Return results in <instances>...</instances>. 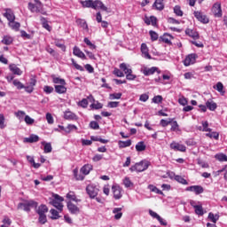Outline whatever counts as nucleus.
<instances>
[{
    "instance_id": "nucleus-31",
    "label": "nucleus",
    "mask_w": 227,
    "mask_h": 227,
    "mask_svg": "<svg viewBox=\"0 0 227 227\" xmlns=\"http://www.w3.org/2000/svg\"><path fill=\"white\" fill-rule=\"evenodd\" d=\"M215 159L219 162H227V155L223 153H216Z\"/></svg>"
},
{
    "instance_id": "nucleus-23",
    "label": "nucleus",
    "mask_w": 227,
    "mask_h": 227,
    "mask_svg": "<svg viewBox=\"0 0 227 227\" xmlns=\"http://www.w3.org/2000/svg\"><path fill=\"white\" fill-rule=\"evenodd\" d=\"M206 107H207V109H209V111H215L217 109V104L215 102H214V100L208 99L206 102Z\"/></svg>"
},
{
    "instance_id": "nucleus-58",
    "label": "nucleus",
    "mask_w": 227,
    "mask_h": 227,
    "mask_svg": "<svg viewBox=\"0 0 227 227\" xmlns=\"http://www.w3.org/2000/svg\"><path fill=\"white\" fill-rule=\"evenodd\" d=\"M160 39L164 42V43H171V35L165 34Z\"/></svg>"
},
{
    "instance_id": "nucleus-54",
    "label": "nucleus",
    "mask_w": 227,
    "mask_h": 227,
    "mask_svg": "<svg viewBox=\"0 0 227 227\" xmlns=\"http://www.w3.org/2000/svg\"><path fill=\"white\" fill-rule=\"evenodd\" d=\"M50 214L51 219H59V212H58V210L51 209Z\"/></svg>"
},
{
    "instance_id": "nucleus-28",
    "label": "nucleus",
    "mask_w": 227,
    "mask_h": 227,
    "mask_svg": "<svg viewBox=\"0 0 227 227\" xmlns=\"http://www.w3.org/2000/svg\"><path fill=\"white\" fill-rule=\"evenodd\" d=\"M41 145L43 146L44 153H51V152H52V145H51V143L43 141Z\"/></svg>"
},
{
    "instance_id": "nucleus-55",
    "label": "nucleus",
    "mask_w": 227,
    "mask_h": 227,
    "mask_svg": "<svg viewBox=\"0 0 227 227\" xmlns=\"http://www.w3.org/2000/svg\"><path fill=\"white\" fill-rule=\"evenodd\" d=\"M43 90L46 95H51V93L54 92V87L49 85H45Z\"/></svg>"
},
{
    "instance_id": "nucleus-13",
    "label": "nucleus",
    "mask_w": 227,
    "mask_h": 227,
    "mask_svg": "<svg viewBox=\"0 0 227 227\" xmlns=\"http://www.w3.org/2000/svg\"><path fill=\"white\" fill-rule=\"evenodd\" d=\"M4 13H3L4 17L7 19L8 22H12V20H15V12L13 10L10 8L4 9Z\"/></svg>"
},
{
    "instance_id": "nucleus-25",
    "label": "nucleus",
    "mask_w": 227,
    "mask_h": 227,
    "mask_svg": "<svg viewBox=\"0 0 227 227\" xmlns=\"http://www.w3.org/2000/svg\"><path fill=\"white\" fill-rule=\"evenodd\" d=\"M171 175H173L176 182H178L179 184H182L183 185H189V182H187V180H185V178H184L182 176H176V175H175V173H171Z\"/></svg>"
},
{
    "instance_id": "nucleus-61",
    "label": "nucleus",
    "mask_w": 227,
    "mask_h": 227,
    "mask_svg": "<svg viewBox=\"0 0 227 227\" xmlns=\"http://www.w3.org/2000/svg\"><path fill=\"white\" fill-rule=\"evenodd\" d=\"M121 95V92L110 94V100H120Z\"/></svg>"
},
{
    "instance_id": "nucleus-1",
    "label": "nucleus",
    "mask_w": 227,
    "mask_h": 227,
    "mask_svg": "<svg viewBox=\"0 0 227 227\" xmlns=\"http://www.w3.org/2000/svg\"><path fill=\"white\" fill-rule=\"evenodd\" d=\"M81 4L83 8H92L93 10H102V12H106L107 13H109V9L100 0H96V1L85 0V1H82Z\"/></svg>"
},
{
    "instance_id": "nucleus-17",
    "label": "nucleus",
    "mask_w": 227,
    "mask_h": 227,
    "mask_svg": "<svg viewBox=\"0 0 227 227\" xmlns=\"http://www.w3.org/2000/svg\"><path fill=\"white\" fill-rule=\"evenodd\" d=\"M141 52H142V56L145 59H152V55H150V53L148 52V46H146V43L141 44Z\"/></svg>"
},
{
    "instance_id": "nucleus-27",
    "label": "nucleus",
    "mask_w": 227,
    "mask_h": 227,
    "mask_svg": "<svg viewBox=\"0 0 227 227\" xmlns=\"http://www.w3.org/2000/svg\"><path fill=\"white\" fill-rule=\"evenodd\" d=\"M93 169V166L91 164H86L81 168V173L82 175H90V172Z\"/></svg>"
},
{
    "instance_id": "nucleus-22",
    "label": "nucleus",
    "mask_w": 227,
    "mask_h": 227,
    "mask_svg": "<svg viewBox=\"0 0 227 227\" xmlns=\"http://www.w3.org/2000/svg\"><path fill=\"white\" fill-rule=\"evenodd\" d=\"M47 212H49V208L44 204H42L36 209V213L38 214V215H45V214H47Z\"/></svg>"
},
{
    "instance_id": "nucleus-10",
    "label": "nucleus",
    "mask_w": 227,
    "mask_h": 227,
    "mask_svg": "<svg viewBox=\"0 0 227 227\" xmlns=\"http://www.w3.org/2000/svg\"><path fill=\"white\" fill-rule=\"evenodd\" d=\"M170 149L174 150V152H186L187 147L178 142L173 141L170 144Z\"/></svg>"
},
{
    "instance_id": "nucleus-14",
    "label": "nucleus",
    "mask_w": 227,
    "mask_h": 227,
    "mask_svg": "<svg viewBox=\"0 0 227 227\" xmlns=\"http://www.w3.org/2000/svg\"><path fill=\"white\" fill-rule=\"evenodd\" d=\"M194 63H196V54H190L184 60V67H191Z\"/></svg>"
},
{
    "instance_id": "nucleus-34",
    "label": "nucleus",
    "mask_w": 227,
    "mask_h": 227,
    "mask_svg": "<svg viewBox=\"0 0 227 227\" xmlns=\"http://www.w3.org/2000/svg\"><path fill=\"white\" fill-rule=\"evenodd\" d=\"M4 45H12L13 43V37L12 35H4L2 39Z\"/></svg>"
},
{
    "instance_id": "nucleus-40",
    "label": "nucleus",
    "mask_w": 227,
    "mask_h": 227,
    "mask_svg": "<svg viewBox=\"0 0 227 227\" xmlns=\"http://www.w3.org/2000/svg\"><path fill=\"white\" fill-rule=\"evenodd\" d=\"M52 81L54 84L67 85V82L63 78L53 76Z\"/></svg>"
},
{
    "instance_id": "nucleus-60",
    "label": "nucleus",
    "mask_w": 227,
    "mask_h": 227,
    "mask_svg": "<svg viewBox=\"0 0 227 227\" xmlns=\"http://www.w3.org/2000/svg\"><path fill=\"white\" fill-rule=\"evenodd\" d=\"M73 130H77V126L74 125V124H69L66 129L65 132L67 134H70Z\"/></svg>"
},
{
    "instance_id": "nucleus-7",
    "label": "nucleus",
    "mask_w": 227,
    "mask_h": 227,
    "mask_svg": "<svg viewBox=\"0 0 227 227\" xmlns=\"http://www.w3.org/2000/svg\"><path fill=\"white\" fill-rule=\"evenodd\" d=\"M188 192H194L196 195L203 194L205 189L201 185H192L185 188Z\"/></svg>"
},
{
    "instance_id": "nucleus-8",
    "label": "nucleus",
    "mask_w": 227,
    "mask_h": 227,
    "mask_svg": "<svg viewBox=\"0 0 227 227\" xmlns=\"http://www.w3.org/2000/svg\"><path fill=\"white\" fill-rule=\"evenodd\" d=\"M141 72L145 76L153 75V74H155V72H157V74H160V70L157 67H144V68L141 69Z\"/></svg>"
},
{
    "instance_id": "nucleus-46",
    "label": "nucleus",
    "mask_w": 227,
    "mask_h": 227,
    "mask_svg": "<svg viewBox=\"0 0 227 227\" xmlns=\"http://www.w3.org/2000/svg\"><path fill=\"white\" fill-rule=\"evenodd\" d=\"M16 118H18V120H20V121H22V120H24V116H26V112L22 111V110H19L18 112L14 113Z\"/></svg>"
},
{
    "instance_id": "nucleus-43",
    "label": "nucleus",
    "mask_w": 227,
    "mask_h": 227,
    "mask_svg": "<svg viewBox=\"0 0 227 227\" xmlns=\"http://www.w3.org/2000/svg\"><path fill=\"white\" fill-rule=\"evenodd\" d=\"M170 130L171 132H178L180 130V126L176 121H172Z\"/></svg>"
},
{
    "instance_id": "nucleus-38",
    "label": "nucleus",
    "mask_w": 227,
    "mask_h": 227,
    "mask_svg": "<svg viewBox=\"0 0 227 227\" xmlns=\"http://www.w3.org/2000/svg\"><path fill=\"white\" fill-rule=\"evenodd\" d=\"M135 148L137 152H145L146 150V145H145V142L140 141L136 145Z\"/></svg>"
},
{
    "instance_id": "nucleus-3",
    "label": "nucleus",
    "mask_w": 227,
    "mask_h": 227,
    "mask_svg": "<svg viewBox=\"0 0 227 227\" xmlns=\"http://www.w3.org/2000/svg\"><path fill=\"white\" fill-rule=\"evenodd\" d=\"M148 168H150V162L146 160H142L131 166L129 170L131 171V173H134V171H137V173H143V171H146Z\"/></svg>"
},
{
    "instance_id": "nucleus-47",
    "label": "nucleus",
    "mask_w": 227,
    "mask_h": 227,
    "mask_svg": "<svg viewBox=\"0 0 227 227\" xmlns=\"http://www.w3.org/2000/svg\"><path fill=\"white\" fill-rule=\"evenodd\" d=\"M41 22L44 29H46L47 31H51V25H49V22L47 21V20H45V18L41 17Z\"/></svg>"
},
{
    "instance_id": "nucleus-44",
    "label": "nucleus",
    "mask_w": 227,
    "mask_h": 227,
    "mask_svg": "<svg viewBox=\"0 0 227 227\" xmlns=\"http://www.w3.org/2000/svg\"><path fill=\"white\" fill-rule=\"evenodd\" d=\"M199 206H197L196 207H194L195 210V214L197 215H203L205 213L203 212V206L201 205L200 202H198Z\"/></svg>"
},
{
    "instance_id": "nucleus-51",
    "label": "nucleus",
    "mask_w": 227,
    "mask_h": 227,
    "mask_svg": "<svg viewBox=\"0 0 227 227\" xmlns=\"http://www.w3.org/2000/svg\"><path fill=\"white\" fill-rule=\"evenodd\" d=\"M72 61V65L74 67V68L76 70H79L80 72H84V67H82V66L77 64V62L75 61V59H71Z\"/></svg>"
},
{
    "instance_id": "nucleus-32",
    "label": "nucleus",
    "mask_w": 227,
    "mask_h": 227,
    "mask_svg": "<svg viewBox=\"0 0 227 227\" xmlns=\"http://www.w3.org/2000/svg\"><path fill=\"white\" fill-rule=\"evenodd\" d=\"M121 207H114L113 209V214H114V219H121V216L123 215V213H121Z\"/></svg>"
},
{
    "instance_id": "nucleus-19",
    "label": "nucleus",
    "mask_w": 227,
    "mask_h": 227,
    "mask_svg": "<svg viewBox=\"0 0 227 227\" xmlns=\"http://www.w3.org/2000/svg\"><path fill=\"white\" fill-rule=\"evenodd\" d=\"M40 141V137L37 135L32 134L28 137L23 139V143H38Z\"/></svg>"
},
{
    "instance_id": "nucleus-24",
    "label": "nucleus",
    "mask_w": 227,
    "mask_h": 227,
    "mask_svg": "<svg viewBox=\"0 0 227 227\" xmlns=\"http://www.w3.org/2000/svg\"><path fill=\"white\" fill-rule=\"evenodd\" d=\"M83 42H84V43L89 47V49H90V51H92V52H95V51H97V45H95V43H91V41L89 40L88 37H85V38L83 39Z\"/></svg>"
},
{
    "instance_id": "nucleus-4",
    "label": "nucleus",
    "mask_w": 227,
    "mask_h": 227,
    "mask_svg": "<svg viewBox=\"0 0 227 227\" xmlns=\"http://www.w3.org/2000/svg\"><path fill=\"white\" fill-rule=\"evenodd\" d=\"M63 201H65L63 197L59 196V194H53V200L51 201V203L53 207H55L56 209L59 210V212H63Z\"/></svg>"
},
{
    "instance_id": "nucleus-36",
    "label": "nucleus",
    "mask_w": 227,
    "mask_h": 227,
    "mask_svg": "<svg viewBox=\"0 0 227 227\" xmlns=\"http://www.w3.org/2000/svg\"><path fill=\"white\" fill-rule=\"evenodd\" d=\"M8 26L14 31H19V29H20V23L15 20L9 21Z\"/></svg>"
},
{
    "instance_id": "nucleus-35",
    "label": "nucleus",
    "mask_w": 227,
    "mask_h": 227,
    "mask_svg": "<svg viewBox=\"0 0 227 227\" xmlns=\"http://www.w3.org/2000/svg\"><path fill=\"white\" fill-rule=\"evenodd\" d=\"M123 185L126 187V189H132L134 187V183L130 180V177H125L123 180Z\"/></svg>"
},
{
    "instance_id": "nucleus-2",
    "label": "nucleus",
    "mask_w": 227,
    "mask_h": 227,
    "mask_svg": "<svg viewBox=\"0 0 227 227\" xmlns=\"http://www.w3.org/2000/svg\"><path fill=\"white\" fill-rule=\"evenodd\" d=\"M38 202L35 200H27L18 204V210H24V212H31V208H36Z\"/></svg>"
},
{
    "instance_id": "nucleus-11",
    "label": "nucleus",
    "mask_w": 227,
    "mask_h": 227,
    "mask_svg": "<svg viewBox=\"0 0 227 227\" xmlns=\"http://www.w3.org/2000/svg\"><path fill=\"white\" fill-rule=\"evenodd\" d=\"M67 207L70 214H73L74 215H77V214L81 212L79 207H77V205L74 204V202L72 201H67Z\"/></svg>"
},
{
    "instance_id": "nucleus-26",
    "label": "nucleus",
    "mask_w": 227,
    "mask_h": 227,
    "mask_svg": "<svg viewBox=\"0 0 227 227\" xmlns=\"http://www.w3.org/2000/svg\"><path fill=\"white\" fill-rule=\"evenodd\" d=\"M119 68L124 72V74L127 75L129 72H132V68H130V65L126 63H121L119 66Z\"/></svg>"
},
{
    "instance_id": "nucleus-41",
    "label": "nucleus",
    "mask_w": 227,
    "mask_h": 227,
    "mask_svg": "<svg viewBox=\"0 0 227 227\" xmlns=\"http://www.w3.org/2000/svg\"><path fill=\"white\" fill-rule=\"evenodd\" d=\"M214 89L216 90V91H218L222 95H224V85H223V82H218L216 85L214 87Z\"/></svg>"
},
{
    "instance_id": "nucleus-49",
    "label": "nucleus",
    "mask_w": 227,
    "mask_h": 227,
    "mask_svg": "<svg viewBox=\"0 0 227 227\" xmlns=\"http://www.w3.org/2000/svg\"><path fill=\"white\" fill-rule=\"evenodd\" d=\"M202 132H212V129L208 128V121H205L201 122Z\"/></svg>"
},
{
    "instance_id": "nucleus-30",
    "label": "nucleus",
    "mask_w": 227,
    "mask_h": 227,
    "mask_svg": "<svg viewBox=\"0 0 227 227\" xmlns=\"http://www.w3.org/2000/svg\"><path fill=\"white\" fill-rule=\"evenodd\" d=\"M64 118H65V120H76L77 115L75 114H74L73 112H70L67 110L64 113Z\"/></svg>"
},
{
    "instance_id": "nucleus-56",
    "label": "nucleus",
    "mask_w": 227,
    "mask_h": 227,
    "mask_svg": "<svg viewBox=\"0 0 227 227\" xmlns=\"http://www.w3.org/2000/svg\"><path fill=\"white\" fill-rule=\"evenodd\" d=\"M174 13H176V15L177 17H183L184 16V12H182V9L178 5H176L174 7Z\"/></svg>"
},
{
    "instance_id": "nucleus-21",
    "label": "nucleus",
    "mask_w": 227,
    "mask_h": 227,
    "mask_svg": "<svg viewBox=\"0 0 227 227\" xmlns=\"http://www.w3.org/2000/svg\"><path fill=\"white\" fill-rule=\"evenodd\" d=\"M9 69L14 75H20L22 74V70H20V68H19L15 64H11L9 66Z\"/></svg>"
},
{
    "instance_id": "nucleus-16",
    "label": "nucleus",
    "mask_w": 227,
    "mask_h": 227,
    "mask_svg": "<svg viewBox=\"0 0 227 227\" xmlns=\"http://www.w3.org/2000/svg\"><path fill=\"white\" fill-rule=\"evenodd\" d=\"M73 54L74 56H76L77 58H80L81 59H87L86 54L81 51V49L77 46H74L73 49Z\"/></svg>"
},
{
    "instance_id": "nucleus-63",
    "label": "nucleus",
    "mask_w": 227,
    "mask_h": 227,
    "mask_svg": "<svg viewBox=\"0 0 227 227\" xmlns=\"http://www.w3.org/2000/svg\"><path fill=\"white\" fill-rule=\"evenodd\" d=\"M90 107H92V109H102V107H104V105H102V103L97 101L96 103L90 105Z\"/></svg>"
},
{
    "instance_id": "nucleus-20",
    "label": "nucleus",
    "mask_w": 227,
    "mask_h": 227,
    "mask_svg": "<svg viewBox=\"0 0 227 227\" xmlns=\"http://www.w3.org/2000/svg\"><path fill=\"white\" fill-rule=\"evenodd\" d=\"M112 191L114 193V198L115 200H120L121 198V188L120 186H113Z\"/></svg>"
},
{
    "instance_id": "nucleus-15",
    "label": "nucleus",
    "mask_w": 227,
    "mask_h": 227,
    "mask_svg": "<svg viewBox=\"0 0 227 227\" xmlns=\"http://www.w3.org/2000/svg\"><path fill=\"white\" fill-rule=\"evenodd\" d=\"M66 198L67 201H74V203H81V199L77 198V195H75V192L70 191L67 193Z\"/></svg>"
},
{
    "instance_id": "nucleus-5",
    "label": "nucleus",
    "mask_w": 227,
    "mask_h": 227,
    "mask_svg": "<svg viewBox=\"0 0 227 227\" xmlns=\"http://www.w3.org/2000/svg\"><path fill=\"white\" fill-rule=\"evenodd\" d=\"M100 190L98 189V186H97L96 184H88L86 187V192L89 195V197L90 198V200H95V198H97V196H98V192Z\"/></svg>"
},
{
    "instance_id": "nucleus-9",
    "label": "nucleus",
    "mask_w": 227,
    "mask_h": 227,
    "mask_svg": "<svg viewBox=\"0 0 227 227\" xmlns=\"http://www.w3.org/2000/svg\"><path fill=\"white\" fill-rule=\"evenodd\" d=\"M212 12L215 17H216L217 19L223 17V9L221 8V3H215L212 7Z\"/></svg>"
},
{
    "instance_id": "nucleus-6",
    "label": "nucleus",
    "mask_w": 227,
    "mask_h": 227,
    "mask_svg": "<svg viewBox=\"0 0 227 227\" xmlns=\"http://www.w3.org/2000/svg\"><path fill=\"white\" fill-rule=\"evenodd\" d=\"M35 3H36V4L28 3V10L32 13H40V12H42V2H40V0H35Z\"/></svg>"
},
{
    "instance_id": "nucleus-50",
    "label": "nucleus",
    "mask_w": 227,
    "mask_h": 227,
    "mask_svg": "<svg viewBox=\"0 0 227 227\" xmlns=\"http://www.w3.org/2000/svg\"><path fill=\"white\" fill-rule=\"evenodd\" d=\"M113 74L116 75V77H125L123 71L120 70L118 67H114Z\"/></svg>"
},
{
    "instance_id": "nucleus-33",
    "label": "nucleus",
    "mask_w": 227,
    "mask_h": 227,
    "mask_svg": "<svg viewBox=\"0 0 227 227\" xmlns=\"http://www.w3.org/2000/svg\"><path fill=\"white\" fill-rule=\"evenodd\" d=\"M153 6L156 10H159V12H162V10H164V0H155Z\"/></svg>"
},
{
    "instance_id": "nucleus-62",
    "label": "nucleus",
    "mask_w": 227,
    "mask_h": 227,
    "mask_svg": "<svg viewBox=\"0 0 227 227\" xmlns=\"http://www.w3.org/2000/svg\"><path fill=\"white\" fill-rule=\"evenodd\" d=\"M24 120L27 125H33L35 123V119L29 117V115H25Z\"/></svg>"
},
{
    "instance_id": "nucleus-39",
    "label": "nucleus",
    "mask_w": 227,
    "mask_h": 227,
    "mask_svg": "<svg viewBox=\"0 0 227 227\" xmlns=\"http://www.w3.org/2000/svg\"><path fill=\"white\" fill-rule=\"evenodd\" d=\"M119 148H128V146H130L132 145V140H126V141H121L120 140L118 142Z\"/></svg>"
},
{
    "instance_id": "nucleus-64",
    "label": "nucleus",
    "mask_w": 227,
    "mask_h": 227,
    "mask_svg": "<svg viewBox=\"0 0 227 227\" xmlns=\"http://www.w3.org/2000/svg\"><path fill=\"white\" fill-rule=\"evenodd\" d=\"M136 77V74H132V72H129L126 74V79L128 81H135Z\"/></svg>"
},
{
    "instance_id": "nucleus-52",
    "label": "nucleus",
    "mask_w": 227,
    "mask_h": 227,
    "mask_svg": "<svg viewBox=\"0 0 227 227\" xmlns=\"http://www.w3.org/2000/svg\"><path fill=\"white\" fill-rule=\"evenodd\" d=\"M12 84L17 88V90H24V85L18 79L13 80Z\"/></svg>"
},
{
    "instance_id": "nucleus-53",
    "label": "nucleus",
    "mask_w": 227,
    "mask_h": 227,
    "mask_svg": "<svg viewBox=\"0 0 227 227\" xmlns=\"http://www.w3.org/2000/svg\"><path fill=\"white\" fill-rule=\"evenodd\" d=\"M207 137H210V139H219V133L218 132H215V131H213V132H210L209 133H207L206 134Z\"/></svg>"
},
{
    "instance_id": "nucleus-12",
    "label": "nucleus",
    "mask_w": 227,
    "mask_h": 227,
    "mask_svg": "<svg viewBox=\"0 0 227 227\" xmlns=\"http://www.w3.org/2000/svg\"><path fill=\"white\" fill-rule=\"evenodd\" d=\"M195 19L199 20V22H201L202 24H208L209 20L207 17V15L203 14L201 12H194L193 13Z\"/></svg>"
},
{
    "instance_id": "nucleus-48",
    "label": "nucleus",
    "mask_w": 227,
    "mask_h": 227,
    "mask_svg": "<svg viewBox=\"0 0 227 227\" xmlns=\"http://www.w3.org/2000/svg\"><path fill=\"white\" fill-rule=\"evenodd\" d=\"M173 123V119L169 118L168 120L161 119L160 121V125L161 127H168V125H171Z\"/></svg>"
},
{
    "instance_id": "nucleus-45",
    "label": "nucleus",
    "mask_w": 227,
    "mask_h": 227,
    "mask_svg": "<svg viewBox=\"0 0 227 227\" xmlns=\"http://www.w3.org/2000/svg\"><path fill=\"white\" fill-rule=\"evenodd\" d=\"M208 219L211 223H214V224H215V223L219 221V215H214V213H209Z\"/></svg>"
},
{
    "instance_id": "nucleus-59",
    "label": "nucleus",
    "mask_w": 227,
    "mask_h": 227,
    "mask_svg": "<svg viewBox=\"0 0 227 227\" xmlns=\"http://www.w3.org/2000/svg\"><path fill=\"white\" fill-rule=\"evenodd\" d=\"M88 99L87 98H82L81 101L78 102L77 106L79 107H82L83 109H86L88 107Z\"/></svg>"
},
{
    "instance_id": "nucleus-29",
    "label": "nucleus",
    "mask_w": 227,
    "mask_h": 227,
    "mask_svg": "<svg viewBox=\"0 0 227 227\" xmlns=\"http://www.w3.org/2000/svg\"><path fill=\"white\" fill-rule=\"evenodd\" d=\"M55 45H56V47H59V49H61V51H63V52L67 51V46L65 45V42L63 40L56 39Z\"/></svg>"
},
{
    "instance_id": "nucleus-18",
    "label": "nucleus",
    "mask_w": 227,
    "mask_h": 227,
    "mask_svg": "<svg viewBox=\"0 0 227 227\" xmlns=\"http://www.w3.org/2000/svg\"><path fill=\"white\" fill-rule=\"evenodd\" d=\"M185 35L193 38V40H198L200 38V34L194 29L187 28L185 30Z\"/></svg>"
},
{
    "instance_id": "nucleus-42",
    "label": "nucleus",
    "mask_w": 227,
    "mask_h": 227,
    "mask_svg": "<svg viewBox=\"0 0 227 227\" xmlns=\"http://www.w3.org/2000/svg\"><path fill=\"white\" fill-rule=\"evenodd\" d=\"M148 189H149V191H151V192H155V194H160V195L164 194V192H162V191L159 190V188H157L153 184H149Z\"/></svg>"
},
{
    "instance_id": "nucleus-37",
    "label": "nucleus",
    "mask_w": 227,
    "mask_h": 227,
    "mask_svg": "<svg viewBox=\"0 0 227 227\" xmlns=\"http://www.w3.org/2000/svg\"><path fill=\"white\" fill-rule=\"evenodd\" d=\"M66 85H55V91L59 93V95H63L67 91Z\"/></svg>"
},
{
    "instance_id": "nucleus-57",
    "label": "nucleus",
    "mask_w": 227,
    "mask_h": 227,
    "mask_svg": "<svg viewBox=\"0 0 227 227\" xmlns=\"http://www.w3.org/2000/svg\"><path fill=\"white\" fill-rule=\"evenodd\" d=\"M149 35L151 36L152 42H156V40H159V34H157V32L151 30L149 31Z\"/></svg>"
}]
</instances>
